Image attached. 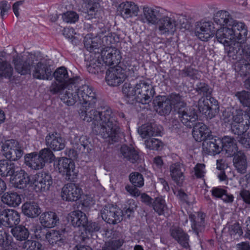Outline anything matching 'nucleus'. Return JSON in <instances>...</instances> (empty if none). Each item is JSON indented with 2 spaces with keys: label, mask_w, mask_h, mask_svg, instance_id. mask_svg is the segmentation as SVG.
Here are the masks:
<instances>
[{
  "label": "nucleus",
  "mask_w": 250,
  "mask_h": 250,
  "mask_svg": "<svg viewBox=\"0 0 250 250\" xmlns=\"http://www.w3.org/2000/svg\"><path fill=\"white\" fill-rule=\"evenodd\" d=\"M117 12L124 19H128L138 15V6L131 1H123L117 7Z\"/></svg>",
  "instance_id": "dca6fc26"
},
{
  "label": "nucleus",
  "mask_w": 250,
  "mask_h": 250,
  "mask_svg": "<svg viewBox=\"0 0 250 250\" xmlns=\"http://www.w3.org/2000/svg\"><path fill=\"white\" fill-rule=\"evenodd\" d=\"M83 107H85L84 110L80 109V117L87 122H92L93 132L104 139H109L112 142H118L120 129L116 118L117 113L113 112L107 106L101 107V110L100 109L89 110L88 105Z\"/></svg>",
  "instance_id": "f257e3e1"
},
{
  "label": "nucleus",
  "mask_w": 250,
  "mask_h": 250,
  "mask_svg": "<svg viewBox=\"0 0 250 250\" xmlns=\"http://www.w3.org/2000/svg\"><path fill=\"white\" fill-rule=\"evenodd\" d=\"M145 145L149 149L158 150L162 146V142L158 139L151 137L145 140Z\"/></svg>",
  "instance_id": "774afa93"
},
{
  "label": "nucleus",
  "mask_w": 250,
  "mask_h": 250,
  "mask_svg": "<svg viewBox=\"0 0 250 250\" xmlns=\"http://www.w3.org/2000/svg\"><path fill=\"white\" fill-rule=\"evenodd\" d=\"M235 96L244 106L250 108V93L245 90L237 92Z\"/></svg>",
  "instance_id": "680f3d73"
},
{
  "label": "nucleus",
  "mask_w": 250,
  "mask_h": 250,
  "mask_svg": "<svg viewBox=\"0 0 250 250\" xmlns=\"http://www.w3.org/2000/svg\"><path fill=\"white\" fill-rule=\"evenodd\" d=\"M125 70L121 67L110 68L106 72V81L109 85L117 86L126 79Z\"/></svg>",
  "instance_id": "ddd939ff"
},
{
  "label": "nucleus",
  "mask_w": 250,
  "mask_h": 250,
  "mask_svg": "<svg viewBox=\"0 0 250 250\" xmlns=\"http://www.w3.org/2000/svg\"><path fill=\"white\" fill-rule=\"evenodd\" d=\"M66 84H65L62 83L59 84L56 82H54L50 86L49 91L51 94L53 95L60 94L61 96L65 90Z\"/></svg>",
  "instance_id": "69168bd1"
},
{
  "label": "nucleus",
  "mask_w": 250,
  "mask_h": 250,
  "mask_svg": "<svg viewBox=\"0 0 250 250\" xmlns=\"http://www.w3.org/2000/svg\"><path fill=\"white\" fill-rule=\"evenodd\" d=\"M70 217L71 224L74 227L84 228L87 223V218L85 214L80 210L72 212Z\"/></svg>",
  "instance_id": "ea45409f"
},
{
  "label": "nucleus",
  "mask_w": 250,
  "mask_h": 250,
  "mask_svg": "<svg viewBox=\"0 0 250 250\" xmlns=\"http://www.w3.org/2000/svg\"><path fill=\"white\" fill-rule=\"evenodd\" d=\"M100 39L103 46L106 47V49L111 48V45L119 42V36L115 33H108L106 35L102 37Z\"/></svg>",
  "instance_id": "603ef678"
},
{
  "label": "nucleus",
  "mask_w": 250,
  "mask_h": 250,
  "mask_svg": "<svg viewBox=\"0 0 250 250\" xmlns=\"http://www.w3.org/2000/svg\"><path fill=\"white\" fill-rule=\"evenodd\" d=\"M198 107L200 112L211 119L219 112L218 102L213 97H201L198 102Z\"/></svg>",
  "instance_id": "6e6552de"
},
{
  "label": "nucleus",
  "mask_w": 250,
  "mask_h": 250,
  "mask_svg": "<svg viewBox=\"0 0 250 250\" xmlns=\"http://www.w3.org/2000/svg\"><path fill=\"white\" fill-rule=\"evenodd\" d=\"M205 214L201 212H195L194 214L189 215V220L191 222V227L192 231L200 240V233L205 230Z\"/></svg>",
  "instance_id": "f3484780"
},
{
  "label": "nucleus",
  "mask_w": 250,
  "mask_h": 250,
  "mask_svg": "<svg viewBox=\"0 0 250 250\" xmlns=\"http://www.w3.org/2000/svg\"><path fill=\"white\" fill-rule=\"evenodd\" d=\"M104 66L98 59H93L90 60L89 64L87 66V71L93 74H98L104 71Z\"/></svg>",
  "instance_id": "6e6d98bb"
},
{
  "label": "nucleus",
  "mask_w": 250,
  "mask_h": 250,
  "mask_svg": "<svg viewBox=\"0 0 250 250\" xmlns=\"http://www.w3.org/2000/svg\"><path fill=\"white\" fill-rule=\"evenodd\" d=\"M213 20L217 24L223 27L232 26L241 22L234 20L230 13L225 10L217 11L214 15Z\"/></svg>",
  "instance_id": "b1692460"
},
{
  "label": "nucleus",
  "mask_w": 250,
  "mask_h": 250,
  "mask_svg": "<svg viewBox=\"0 0 250 250\" xmlns=\"http://www.w3.org/2000/svg\"><path fill=\"white\" fill-rule=\"evenodd\" d=\"M63 236L60 230H51L46 234V239L51 245L61 246L63 243Z\"/></svg>",
  "instance_id": "37998d69"
},
{
  "label": "nucleus",
  "mask_w": 250,
  "mask_h": 250,
  "mask_svg": "<svg viewBox=\"0 0 250 250\" xmlns=\"http://www.w3.org/2000/svg\"><path fill=\"white\" fill-rule=\"evenodd\" d=\"M22 248L24 250H44L42 245L39 241L27 240L22 244Z\"/></svg>",
  "instance_id": "bf43d9fd"
},
{
  "label": "nucleus",
  "mask_w": 250,
  "mask_h": 250,
  "mask_svg": "<svg viewBox=\"0 0 250 250\" xmlns=\"http://www.w3.org/2000/svg\"><path fill=\"white\" fill-rule=\"evenodd\" d=\"M102 219L107 223L118 224L123 219L124 213L117 206L106 205L101 210Z\"/></svg>",
  "instance_id": "423d86ee"
},
{
  "label": "nucleus",
  "mask_w": 250,
  "mask_h": 250,
  "mask_svg": "<svg viewBox=\"0 0 250 250\" xmlns=\"http://www.w3.org/2000/svg\"><path fill=\"white\" fill-rule=\"evenodd\" d=\"M101 56L103 62L106 65H116L121 59L120 51L115 48H109L102 51Z\"/></svg>",
  "instance_id": "393cba45"
},
{
  "label": "nucleus",
  "mask_w": 250,
  "mask_h": 250,
  "mask_svg": "<svg viewBox=\"0 0 250 250\" xmlns=\"http://www.w3.org/2000/svg\"><path fill=\"white\" fill-rule=\"evenodd\" d=\"M184 165L180 163L171 164L169 167L170 175L172 180L179 186H181L185 180Z\"/></svg>",
  "instance_id": "a878e982"
},
{
  "label": "nucleus",
  "mask_w": 250,
  "mask_h": 250,
  "mask_svg": "<svg viewBox=\"0 0 250 250\" xmlns=\"http://www.w3.org/2000/svg\"><path fill=\"white\" fill-rule=\"evenodd\" d=\"M229 232L231 237L234 239H238L243 233L241 227L238 223H235L230 226Z\"/></svg>",
  "instance_id": "338daca9"
},
{
  "label": "nucleus",
  "mask_w": 250,
  "mask_h": 250,
  "mask_svg": "<svg viewBox=\"0 0 250 250\" xmlns=\"http://www.w3.org/2000/svg\"><path fill=\"white\" fill-rule=\"evenodd\" d=\"M235 70L242 76L250 74V63L245 60H240L235 65Z\"/></svg>",
  "instance_id": "5fc2aeb1"
},
{
  "label": "nucleus",
  "mask_w": 250,
  "mask_h": 250,
  "mask_svg": "<svg viewBox=\"0 0 250 250\" xmlns=\"http://www.w3.org/2000/svg\"><path fill=\"white\" fill-rule=\"evenodd\" d=\"M233 165L237 172L244 174L247 171L248 163L246 156L241 150L237 152L233 156Z\"/></svg>",
  "instance_id": "72a5a7b5"
},
{
  "label": "nucleus",
  "mask_w": 250,
  "mask_h": 250,
  "mask_svg": "<svg viewBox=\"0 0 250 250\" xmlns=\"http://www.w3.org/2000/svg\"><path fill=\"white\" fill-rule=\"evenodd\" d=\"M71 81L65 85V90L63 94L61 96V100L68 106L74 105L77 101H78L77 90H76L77 85L80 83L81 80L79 77H76L75 80H71Z\"/></svg>",
  "instance_id": "1a4fd4ad"
},
{
  "label": "nucleus",
  "mask_w": 250,
  "mask_h": 250,
  "mask_svg": "<svg viewBox=\"0 0 250 250\" xmlns=\"http://www.w3.org/2000/svg\"><path fill=\"white\" fill-rule=\"evenodd\" d=\"M178 118L181 122L186 126L191 128L198 119V115L195 109L193 108L182 107L177 111Z\"/></svg>",
  "instance_id": "4468645a"
},
{
  "label": "nucleus",
  "mask_w": 250,
  "mask_h": 250,
  "mask_svg": "<svg viewBox=\"0 0 250 250\" xmlns=\"http://www.w3.org/2000/svg\"><path fill=\"white\" fill-rule=\"evenodd\" d=\"M68 155L70 158L62 157L59 160L58 170L66 180L73 182L77 177V172L75 171V165L72 159L77 158L78 153L77 151L70 149Z\"/></svg>",
  "instance_id": "7ed1b4c3"
},
{
  "label": "nucleus",
  "mask_w": 250,
  "mask_h": 250,
  "mask_svg": "<svg viewBox=\"0 0 250 250\" xmlns=\"http://www.w3.org/2000/svg\"><path fill=\"white\" fill-rule=\"evenodd\" d=\"M192 127L193 137L196 141H202L209 136V129L204 123L195 122Z\"/></svg>",
  "instance_id": "7c9ffc66"
},
{
  "label": "nucleus",
  "mask_w": 250,
  "mask_h": 250,
  "mask_svg": "<svg viewBox=\"0 0 250 250\" xmlns=\"http://www.w3.org/2000/svg\"><path fill=\"white\" fill-rule=\"evenodd\" d=\"M59 83L66 84L70 83L71 80H75V77L69 78L67 69L64 66L58 68L54 73L52 72V77Z\"/></svg>",
  "instance_id": "79ce46f5"
},
{
  "label": "nucleus",
  "mask_w": 250,
  "mask_h": 250,
  "mask_svg": "<svg viewBox=\"0 0 250 250\" xmlns=\"http://www.w3.org/2000/svg\"><path fill=\"white\" fill-rule=\"evenodd\" d=\"M83 11L84 18L87 20L95 18L97 13L100 9V5L98 0H82Z\"/></svg>",
  "instance_id": "cd10ccee"
},
{
  "label": "nucleus",
  "mask_w": 250,
  "mask_h": 250,
  "mask_svg": "<svg viewBox=\"0 0 250 250\" xmlns=\"http://www.w3.org/2000/svg\"><path fill=\"white\" fill-rule=\"evenodd\" d=\"M16 165L6 159L0 160V175L2 177L13 176L16 173Z\"/></svg>",
  "instance_id": "4c0bfd02"
},
{
  "label": "nucleus",
  "mask_w": 250,
  "mask_h": 250,
  "mask_svg": "<svg viewBox=\"0 0 250 250\" xmlns=\"http://www.w3.org/2000/svg\"><path fill=\"white\" fill-rule=\"evenodd\" d=\"M194 90L198 95L203 98L210 97L212 92L211 88L207 83L201 82L197 83Z\"/></svg>",
  "instance_id": "3c124183"
},
{
  "label": "nucleus",
  "mask_w": 250,
  "mask_h": 250,
  "mask_svg": "<svg viewBox=\"0 0 250 250\" xmlns=\"http://www.w3.org/2000/svg\"><path fill=\"white\" fill-rule=\"evenodd\" d=\"M2 202L10 207H16L21 202V196L15 192H7L1 197Z\"/></svg>",
  "instance_id": "58836bf2"
},
{
  "label": "nucleus",
  "mask_w": 250,
  "mask_h": 250,
  "mask_svg": "<svg viewBox=\"0 0 250 250\" xmlns=\"http://www.w3.org/2000/svg\"><path fill=\"white\" fill-rule=\"evenodd\" d=\"M171 103V105H173L176 108L184 107L186 104L185 102L184 97L180 94L172 93L167 98Z\"/></svg>",
  "instance_id": "4d7b16f0"
},
{
  "label": "nucleus",
  "mask_w": 250,
  "mask_h": 250,
  "mask_svg": "<svg viewBox=\"0 0 250 250\" xmlns=\"http://www.w3.org/2000/svg\"><path fill=\"white\" fill-rule=\"evenodd\" d=\"M151 207L159 215H164L167 209L165 200L162 197L155 198Z\"/></svg>",
  "instance_id": "49530a36"
},
{
  "label": "nucleus",
  "mask_w": 250,
  "mask_h": 250,
  "mask_svg": "<svg viewBox=\"0 0 250 250\" xmlns=\"http://www.w3.org/2000/svg\"><path fill=\"white\" fill-rule=\"evenodd\" d=\"M122 91L124 95L126 96V100L128 103L130 104L135 103L137 96L136 85L133 86L130 83H125L123 85Z\"/></svg>",
  "instance_id": "c03bdc74"
},
{
  "label": "nucleus",
  "mask_w": 250,
  "mask_h": 250,
  "mask_svg": "<svg viewBox=\"0 0 250 250\" xmlns=\"http://www.w3.org/2000/svg\"><path fill=\"white\" fill-rule=\"evenodd\" d=\"M215 33L213 23L210 21L201 22L196 27L195 34L202 41H207Z\"/></svg>",
  "instance_id": "aec40b11"
},
{
  "label": "nucleus",
  "mask_w": 250,
  "mask_h": 250,
  "mask_svg": "<svg viewBox=\"0 0 250 250\" xmlns=\"http://www.w3.org/2000/svg\"><path fill=\"white\" fill-rule=\"evenodd\" d=\"M82 190L74 184L69 183L64 185L62 190V197L67 201H76L81 196Z\"/></svg>",
  "instance_id": "2eb2a0df"
},
{
  "label": "nucleus",
  "mask_w": 250,
  "mask_h": 250,
  "mask_svg": "<svg viewBox=\"0 0 250 250\" xmlns=\"http://www.w3.org/2000/svg\"><path fill=\"white\" fill-rule=\"evenodd\" d=\"M203 141V149L207 154L215 155L222 151V147L220 146L221 143L220 139L208 136Z\"/></svg>",
  "instance_id": "4be33fe9"
},
{
  "label": "nucleus",
  "mask_w": 250,
  "mask_h": 250,
  "mask_svg": "<svg viewBox=\"0 0 250 250\" xmlns=\"http://www.w3.org/2000/svg\"><path fill=\"white\" fill-rule=\"evenodd\" d=\"M13 62L16 70L21 75H25L30 72L31 64L25 61L23 62L19 56L14 57Z\"/></svg>",
  "instance_id": "a19ab883"
},
{
  "label": "nucleus",
  "mask_w": 250,
  "mask_h": 250,
  "mask_svg": "<svg viewBox=\"0 0 250 250\" xmlns=\"http://www.w3.org/2000/svg\"><path fill=\"white\" fill-rule=\"evenodd\" d=\"M137 96L136 102L142 104H148L153 97L155 91L149 82L141 81L136 84Z\"/></svg>",
  "instance_id": "0eeeda50"
},
{
  "label": "nucleus",
  "mask_w": 250,
  "mask_h": 250,
  "mask_svg": "<svg viewBox=\"0 0 250 250\" xmlns=\"http://www.w3.org/2000/svg\"><path fill=\"white\" fill-rule=\"evenodd\" d=\"M247 27L243 22L236 23L234 25L223 27L218 29L216 32V38L219 42L226 47L237 42L241 36L247 35Z\"/></svg>",
  "instance_id": "f03ea898"
},
{
  "label": "nucleus",
  "mask_w": 250,
  "mask_h": 250,
  "mask_svg": "<svg viewBox=\"0 0 250 250\" xmlns=\"http://www.w3.org/2000/svg\"><path fill=\"white\" fill-rule=\"evenodd\" d=\"M247 36H241L237 42L226 47L225 51L229 57L237 60L241 58L243 54L250 60V45L246 42Z\"/></svg>",
  "instance_id": "20e7f679"
},
{
  "label": "nucleus",
  "mask_w": 250,
  "mask_h": 250,
  "mask_svg": "<svg viewBox=\"0 0 250 250\" xmlns=\"http://www.w3.org/2000/svg\"><path fill=\"white\" fill-rule=\"evenodd\" d=\"M15 146L5 158L10 161H16L21 159L23 155L24 152L22 147L18 143V145Z\"/></svg>",
  "instance_id": "13d9d810"
},
{
  "label": "nucleus",
  "mask_w": 250,
  "mask_h": 250,
  "mask_svg": "<svg viewBox=\"0 0 250 250\" xmlns=\"http://www.w3.org/2000/svg\"><path fill=\"white\" fill-rule=\"evenodd\" d=\"M129 179L132 185L135 187L141 188L144 185L143 176L139 172H134L131 173L129 176Z\"/></svg>",
  "instance_id": "e2e57ef3"
},
{
  "label": "nucleus",
  "mask_w": 250,
  "mask_h": 250,
  "mask_svg": "<svg viewBox=\"0 0 250 250\" xmlns=\"http://www.w3.org/2000/svg\"><path fill=\"white\" fill-rule=\"evenodd\" d=\"M11 232L13 236L19 241H26L29 237V230L25 226L20 225L11 229Z\"/></svg>",
  "instance_id": "a18cd8bd"
},
{
  "label": "nucleus",
  "mask_w": 250,
  "mask_h": 250,
  "mask_svg": "<svg viewBox=\"0 0 250 250\" xmlns=\"http://www.w3.org/2000/svg\"><path fill=\"white\" fill-rule=\"evenodd\" d=\"M101 33H90L86 35L84 38L83 44L85 48L89 52L94 51L98 49L101 45L100 39Z\"/></svg>",
  "instance_id": "c756f323"
},
{
  "label": "nucleus",
  "mask_w": 250,
  "mask_h": 250,
  "mask_svg": "<svg viewBox=\"0 0 250 250\" xmlns=\"http://www.w3.org/2000/svg\"><path fill=\"white\" fill-rule=\"evenodd\" d=\"M19 143L17 140L15 139L1 141L0 143V149L2 155L5 157L8 155V153L15 148V146L18 145Z\"/></svg>",
  "instance_id": "de8ad7c7"
},
{
  "label": "nucleus",
  "mask_w": 250,
  "mask_h": 250,
  "mask_svg": "<svg viewBox=\"0 0 250 250\" xmlns=\"http://www.w3.org/2000/svg\"><path fill=\"white\" fill-rule=\"evenodd\" d=\"M153 103L157 112L161 116L168 115L171 111V103L166 97L157 96Z\"/></svg>",
  "instance_id": "c85d7f7f"
},
{
  "label": "nucleus",
  "mask_w": 250,
  "mask_h": 250,
  "mask_svg": "<svg viewBox=\"0 0 250 250\" xmlns=\"http://www.w3.org/2000/svg\"><path fill=\"white\" fill-rule=\"evenodd\" d=\"M24 163L34 169H40L43 168L45 164L41 160L40 156L37 153L27 154L24 156Z\"/></svg>",
  "instance_id": "c9c22d12"
},
{
  "label": "nucleus",
  "mask_w": 250,
  "mask_h": 250,
  "mask_svg": "<svg viewBox=\"0 0 250 250\" xmlns=\"http://www.w3.org/2000/svg\"><path fill=\"white\" fill-rule=\"evenodd\" d=\"M40 156L41 160L45 163H51L54 159L55 156L52 151L49 148H45L40 151L38 154Z\"/></svg>",
  "instance_id": "0e129e2a"
},
{
  "label": "nucleus",
  "mask_w": 250,
  "mask_h": 250,
  "mask_svg": "<svg viewBox=\"0 0 250 250\" xmlns=\"http://www.w3.org/2000/svg\"><path fill=\"white\" fill-rule=\"evenodd\" d=\"M14 187L19 189H24L28 185H33V175L30 176L24 170H17L13 176Z\"/></svg>",
  "instance_id": "bb28decb"
},
{
  "label": "nucleus",
  "mask_w": 250,
  "mask_h": 250,
  "mask_svg": "<svg viewBox=\"0 0 250 250\" xmlns=\"http://www.w3.org/2000/svg\"><path fill=\"white\" fill-rule=\"evenodd\" d=\"M212 195L216 198H221L224 202L231 203L233 201L234 197L229 194L227 191L219 188H213L211 190Z\"/></svg>",
  "instance_id": "09e8293b"
},
{
  "label": "nucleus",
  "mask_w": 250,
  "mask_h": 250,
  "mask_svg": "<svg viewBox=\"0 0 250 250\" xmlns=\"http://www.w3.org/2000/svg\"><path fill=\"white\" fill-rule=\"evenodd\" d=\"M22 211L27 216L35 218L41 213V209L38 204L35 202H26L22 206Z\"/></svg>",
  "instance_id": "e433bc0d"
},
{
  "label": "nucleus",
  "mask_w": 250,
  "mask_h": 250,
  "mask_svg": "<svg viewBox=\"0 0 250 250\" xmlns=\"http://www.w3.org/2000/svg\"><path fill=\"white\" fill-rule=\"evenodd\" d=\"M80 83L77 85L76 90H77L78 101L83 106L88 105V107H94L98 101L97 95L94 88L87 84Z\"/></svg>",
  "instance_id": "39448f33"
},
{
  "label": "nucleus",
  "mask_w": 250,
  "mask_h": 250,
  "mask_svg": "<svg viewBox=\"0 0 250 250\" xmlns=\"http://www.w3.org/2000/svg\"><path fill=\"white\" fill-rule=\"evenodd\" d=\"M50 60H42L33 66V77L39 80H50L53 68Z\"/></svg>",
  "instance_id": "9d476101"
},
{
  "label": "nucleus",
  "mask_w": 250,
  "mask_h": 250,
  "mask_svg": "<svg viewBox=\"0 0 250 250\" xmlns=\"http://www.w3.org/2000/svg\"><path fill=\"white\" fill-rule=\"evenodd\" d=\"M161 13L157 7L145 6L142 13L139 16V20L148 25H156L161 17Z\"/></svg>",
  "instance_id": "9b49d317"
},
{
  "label": "nucleus",
  "mask_w": 250,
  "mask_h": 250,
  "mask_svg": "<svg viewBox=\"0 0 250 250\" xmlns=\"http://www.w3.org/2000/svg\"><path fill=\"white\" fill-rule=\"evenodd\" d=\"M2 226L12 228L20 222V215L18 211L13 209H4L0 212Z\"/></svg>",
  "instance_id": "a211bd4d"
},
{
  "label": "nucleus",
  "mask_w": 250,
  "mask_h": 250,
  "mask_svg": "<svg viewBox=\"0 0 250 250\" xmlns=\"http://www.w3.org/2000/svg\"><path fill=\"white\" fill-rule=\"evenodd\" d=\"M124 243L123 239L110 240L106 242L102 247L103 250H116L120 248Z\"/></svg>",
  "instance_id": "052dcab7"
},
{
  "label": "nucleus",
  "mask_w": 250,
  "mask_h": 250,
  "mask_svg": "<svg viewBox=\"0 0 250 250\" xmlns=\"http://www.w3.org/2000/svg\"><path fill=\"white\" fill-rule=\"evenodd\" d=\"M40 221L44 228H51L57 225L59 219L55 212L47 211L41 214Z\"/></svg>",
  "instance_id": "f704fd0d"
},
{
  "label": "nucleus",
  "mask_w": 250,
  "mask_h": 250,
  "mask_svg": "<svg viewBox=\"0 0 250 250\" xmlns=\"http://www.w3.org/2000/svg\"><path fill=\"white\" fill-rule=\"evenodd\" d=\"M46 145L54 151H60L65 146L64 140L57 132L49 133L45 137Z\"/></svg>",
  "instance_id": "6ab92c4d"
},
{
  "label": "nucleus",
  "mask_w": 250,
  "mask_h": 250,
  "mask_svg": "<svg viewBox=\"0 0 250 250\" xmlns=\"http://www.w3.org/2000/svg\"><path fill=\"white\" fill-rule=\"evenodd\" d=\"M158 30L161 35H168L175 31L176 21L172 18L165 16L160 18L157 23Z\"/></svg>",
  "instance_id": "412c9836"
},
{
  "label": "nucleus",
  "mask_w": 250,
  "mask_h": 250,
  "mask_svg": "<svg viewBox=\"0 0 250 250\" xmlns=\"http://www.w3.org/2000/svg\"><path fill=\"white\" fill-rule=\"evenodd\" d=\"M32 183L37 192H45L52 184V179L49 173L41 172L33 175Z\"/></svg>",
  "instance_id": "f8f14e48"
},
{
  "label": "nucleus",
  "mask_w": 250,
  "mask_h": 250,
  "mask_svg": "<svg viewBox=\"0 0 250 250\" xmlns=\"http://www.w3.org/2000/svg\"><path fill=\"white\" fill-rule=\"evenodd\" d=\"M250 125L249 120L242 123L233 124L230 125L231 132L235 135H242L249 129Z\"/></svg>",
  "instance_id": "8fccbe9b"
},
{
  "label": "nucleus",
  "mask_w": 250,
  "mask_h": 250,
  "mask_svg": "<svg viewBox=\"0 0 250 250\" xmlns=\"http://www.w3.org/2000/svg\"><path fill=\"white\" fill-rule=\"evenodd\" d=\"M120 152L123 159L132 164L137 163L140 160L138 151L132 146L124 145L121 147Z\"/></svg>",
  "instance_id": "2f4dec72"
},
{
  "label": "nucleus",
  "mask_w": 250,
  "mask_h": 250,
  "mask_svg": "<svg viewBox=\"0 0 250 250\" xmlns=\"http://www.w3.org/2000/svg\"><path fill=\"white\" fill-rule=\"evenodd\" d=\"M221 141L222 150H224L228 154V156H232L238 150V147L233 137L230 136H224Z\"/></svg>",
  "instance_id": "473e14b6"
},
{
  "label": "nucleus",
  "mask_w": 250,
  "mask_h": 250,
  "mask_svg": "<svg viewBox=\"0 0 250 250\" xmlns=\"http://www.w3.org/2000/svg\"><path fill=\"white\" fill-rule=\"evenodd\" d=\"M162 127L155 123H147L140 126L138 132L142 138L149 139L159 135Z\"/></svg>",
  "instance_id": "5701e85b"
},
{
  "label": "nucleus",
  "mask_w": 250,
  "mask_h": 250,
  "mask_svg": "<svg viewBox=\"0 0 250 250\" xmlns=\"http://www.w3.org/2000/svg\"><path fill=\"white\" fill-rule=\"evenodd\" d=\"M12 74L13 68L11 64L0 58V78L10 79Z\"/></svg>",
  "instance_id": "864d4df0"
}]
</instances>
